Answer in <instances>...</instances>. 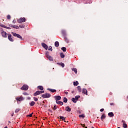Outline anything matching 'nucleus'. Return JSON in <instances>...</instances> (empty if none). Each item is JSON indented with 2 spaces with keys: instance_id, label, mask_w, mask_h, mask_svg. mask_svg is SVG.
Returning <instances> with one entry per match:
<instances>
[{
  "instance_id": "f257e3e1",
  "label": "nucleus",
  "mask_w": 128,
  "mask_h": 128,
  "mask_svg": "<svg viewBox=\"0 0 128 128\" xmlns=\"http://www.w3.org/2000/svg\"><path fill=\"white\" fill-rule=\"evenodd\" d=\"M46 58H47L48 60H50L52 62V60H54V58H52V56H50V52H46Z\"/></svg>"
},
{
  "instance_id": "f03ea898",
  "label": "nucleus",
  "mask_w": 128,
  "mask_h": 128,
  "mask_svg": "<svg viewBox=\"0 0 128 128\" xmlns=\"http://www.w3.org/2000/svg\"><path fill=\"white\" fill-rule=\"evenodd\" d=\"M12 34L14 36H16L18 38H20V40H22V36L20 35V34H18L14 32H12Z\"/></svg>"
},
{
  "instance_id": "7ed1b4c3",
  "label": "nucleus",
  "mask_w": 128,
  "mask_h": 128,
  "mask_svg": "<svg viewBox=\"0 0 128 128\" xmlns=\"http://www.w3.org/2000/svg\"><path fill=\"white\" fill-rule=\"evenodd\" d=\"M18 24H22V22H25L26 18H20L18 20Z\"/></svg>"
},
{
  "instance_id": "20e7f679",
  "label": "nucleus",
  "mask_w": 128,
  "mask_h": 128,
  "mask_svg": "<svg viewBox=\"0 0 128 128\" xmlns=\"http://www.w3.org/2000/svg\"><path fill=\"white\" fill-rule=\"evenodd\" d=\"M22 90H28V86L26 84H24L22 88H21Z\"/></svg>"
},
{
  "instance_id": "39448f33",
  "label": "nucleus",
  "mask_w": 128,
  "mask_h": 128,
  "mask_svg": "<svg viewBox=\"0 0 128 128\" xmlns=\"http://www.w3.org/2000/svg\"><path fill=\"white\" fill-rule=\"evenodd\" d=\"M16 99L17 102H22V100H24V98L22 96H20V97L16 98Z\"/></svg>"
},
{
  "instance_id": "423d86ee",
  "label": "nucleus",
  "mask_w": 128,
  "mask_h": 128,
  "mask_svg": "<svg viewBox=\"0 0 128 128\" xmlns=\"http://www.w3.org/2000/svg\"><path fill=\"white\" fill-rule=\"evenodd\" d=\"M44 91H37L34 94V96H38V94H44Z\"/></svg>"
},
{
  "instance_id": "0eeeda50",
  "label": "nucleus",
  "mask_w": 128,
  "mask_h": 128,
  "mask_svg": "<svg viewBox=\"0 0 128 128\" xmlns=\"http://www.w3.org/2000/svg\"><path fill=\"white\" fill-rule=\"evenodd\" d=\"M42 98H50V94H44L42 96Z\"/></svg>"
},
{
  "instance_id": "6e6552de",
  "label": "nucleus",
  "mask_w": 128,
  "mask_h": 128,
  "mask_svg": "<svg viewBox=\"0 0 128 128\" xmlns=\"http://www.w3.org/2000/svg\"><path fill=\"white\" fill-rule=\"evenodd\" d=\"M1 34L3 38H6V32L4 31L1 32Z\"/></svg>"
},
{
  "instance_id": "1a4fd4ad",
  "label": "nucleus",
  "mask_w": 128,
  "mask_h": 128,
  "mask_svg": "<svg viewBox=\"0 0 128 128\" xmlns=\"http://www.w3.org/2000/svg\"><path fill=\"white\" fill-rule=\"evenodd\" d=\"M8 39L10 42H14V40L12 39V34H8Z\"/></svg>"
},
{
  "instance_id": "9d476101",
  "label": "nucleus",
  "mask_w": 128,
  "mask_h": 128,
  "mask_svg": "<svg viewBox=\"0 0 128 128\" xmlns=\"http://www.w3.org/2000/svg\"><path fill=\"white\" fill-rule=\"evenodd\" d=\"M42 46H43V48H44L45 50H48V45H46V44L44 43H42Z\"/></svg>"
},
{
  "instance_id": "9b49d317",
  "label": "nucleus",
  "mask_w": 128,
  "mask_h": 128,
  "mask_svg": "<svg viewBox=\"0 0 128 128\" xmlns=\"http://www.w3.org/2000/svg\"><path fill=\"white\" fill-rule=\"evenodd\" d=\"M82 94H86L88 96V90L86 88H84L82 90Z\"/></svg>"
},
{
  "instance_id": "f8f14e48",
  "label": "nucleus",
  "mask_w": 128,
  "mask_h": 128,
  "mask_svg": "<svg viewBox=\"0 0 128 128\" xmlns=\"http://www.w3.org/2000/svg\"><path fill=\"white\" fill-rule=\"evenodd\" d=\"M54 98H55V100H60L62 98V97H60V96H55Z\"/></svg>"
},
{
  "instance_id": "ddd939ff",
  "label": "nucleus",
  "mask_w": 128,
  "mask_h": 128,
  "mask_svg": "<svg viewBox=\"0 0 128 128\" xmlns=\"http://www.w3.org/2000/svg\"><path fill=\"white\" fill-rule=\"evenodd\" d=\"M108 116H110V118H112V116H114V112H110L108 114Z\"/></svg>"
},
{
  "instance_id": "4468645a",
  "label": "nucleus",
  "mask_w": 128,
  "mask_h": 128,
  "mask_svg": "<svg viewBox=\"0 0 128 128\" xmlns=\"http://www.w3.org/2000/svg\"><path fill=\"white\" fill-rule=\"evenodd\" d=\"M66 112H70V110H72V109L70 108V106H67L66 107Z\"/></svg>"
},
{
  "instance_id": "2eb2a0df",
  "label": "nucleus",
  "mask_w": 128,
  "mask_h": 128,
  "mask_svg": "<svg viewBox=\"0 0 128 128\" xmlns=\"http://www.w3.org/2000/svg\"><path fill=\"white\" fill-rule=\"evenodd\" d=\"M54 46H56V48H58V46H60V43L58 42H56L54 43Z\"/></svg>"
},
{
  "instance_id": "dca6fc26",
  "label": "nucleus",
  "mask_w": 128,
  "mask_h": 128,
  "mask_svg": "<svg viewBox=\"0 0 128 128\" xmlns=\"http://www.w3.org/2000/svg\"><path fill=\"white\" fill-rule=\"evenodd\" d=\"M56 102L58 104H60L61 106H62V104H64V102H60V101H58V100H56Z\"/></svg>"
},
{
  "instance_id": "f3484780",
  "label": "nucleus",
  "mask_w": 128,
  "mask_h": 128,
  "mask_svg": "<svg viewBox=\"0 0 128 128\" xmlns=\"http://www.w3.org/2000/svg\"><path fill=\"white\" fill-rule=\"evenodd\" d=\"M48 90H50L52 92H56V90L54 89L48 88Z\"/></svg>"
},
{
  "instance_id": "a211bd4d",
  "label": "nucleus",
  "mask_w": 128,
  "mask_h": 128,
  "mask_svg": "<svg viewBox=\"0 0 128 128\" xmlns=\"http://www.w3.org/2000/svg\"><path fill=\"white\" fill-rule=\"evenodd\" d=\"M30 106H34V104H36V102L34 101H32L30 104Z\"/></svg>"
},
{
  "instance_id": "6ab92c4d",
  "label": "nucleus",
  "mask_w": 128,
  "mask_h": 128,
  "mask_svg": "<svg viewBox=\"0 0 128 128\" xmlns=\"http://www.w3.org/2000/svg\"><path fill=\"white\" fill-rule=\"evenodd\" d=\"M102 120H104L106 118V115H104V114H103L101 118H100Z\"/></svg>"
},
{
  "instance_id": "aec40b11",
  "label": "nucleus",
  "mask_w": 128,
  "mask_h": 128,
  "mask_svg": "<svg viewBox=\"0 0 128 128\" xmlns=\"http://www.w3.org/2000/svg\"><path fill=\"white\" fill-rule=\"evenodd\" d=\"M72 70L75 72V74H77L78 70L76 68H72Z\"/></svg>"
},
{
  "instance_id": "412c9836",
  "label": "nucleus",
  "mask_w": 128,
  "mask_h": 128,
  "mask_svg": "<svg viewBox=\"0 0 128 128\" xmlns=\"http://www.w3.org/2000/svg\"><path fill=\"white\" fill-rule=\"evenodd\" d=\"M38 88L40 90H44V87H42V86H38Z\"/></svg>"
},
{
  "instance_id": "4be33fe9",
  "label": "nucleus",
  "mask_w": 128,
  "mask_h": 128,
  "mask_svg": "<svg viewBox=\"0 0 128 128\" xmlns=\"http://www.w3.org/2000/svg\"><path fill=\"white\" fill-rule=\"evenodd\" d=\"M58 64H60L62 68H64V63H58Z\"/></svg>"
},
{
  "instance_id": "5701e85b",
  "label": "nucleus",
  "mask_w": 128,
  "mask_h": 128,
  "mask_svg": "<svg viewBox=\"0 0 128 128\" xmlns=\"http://www.w3.org/2000/svg\"><path fill=\"white\" fill-rule=\"evenodd\" d=\"M78 84V82L76 81V82H74V86H76Z\"/></svg>"
},
{
  "instance_id": "b1692460",
  "label": "nucleus",
  "mask_w": 128,
  "mask_h": 128,
  "mask_svg": "<svg viewBox=\"0 0 128 128\" xmlns=\"http://www.w3.org/2000/svg\"><path fill=\"white\" fill-rule=\"evenodd\" d=\"M60 56L62 58H64V53H60Z\"/></svg>"
},
{
  "instance_id": "393cba45",
  "label": "nucleus",
  "mask_w": 128,
  "mask_h": 128,
  "mask_svg": "<svg viewBox=\"0 0 128 128\" xmlns=\"http://www.w3.org/2000/svg\"><path fill=\"white\" fill-rule=\"evenodd\" d=\"M77 88H78V92H82V88H80V86H78L77 87Z\"/></svg>"
},
{
  "instance_id": "a878e982",
  "label": "nucleus",
  "mask_w": 128,
  "mask_h": 128,
  "mask_svg": "<svg viewBox=\"0 0 128 128\" xmlns=\"http://www.w3.org/2000/svg\"><path fill=\"white\" fill-rule=\"evenodd\" d=\"M80 98V96H75V99L78 101V100Z\"/></svg>"
},
{
  "instance_id": "bb28decb",
  "label": "nucleus",
  "mask_w": 128,
  "mask_h": 128,
  "mask_svg": "<svg viewBox=\"0 0 128 128\" xmlns=\"http://www.w3.org/2000/svg\"><path fill=\"white\" fill-rule=\"evenodd\" d=\"M64 102H68V98L66 97L64 98Z\"/></svg>"
},
{
  "instance_id": "cd10ccee",
  "label": "nucleus",
  "mask_w": 128,
  "mask_h": 128,
  "mask_svg": "<svg viewBox=\"0 0 128 128\" xmlns=\"http://www.w3.org/2000/svg\"><path fill=\"white\" fill-rule=\"evenodd\" d=\"M60 120H66V118L62 116H60Z\"/></svg>"
},
{
  "instance_id": "c85d7f7f",
  "label": "nucleus",
  "mask_w": 128,
  "mask_h": 128,
  "mask_svg": "<svg viewBox=\"0 0 128 128\" xmlns=\"http://www.w3.org/2000/svg\"><path fill=\"white\" fill-rule=\"evenodd\" d=\"M72 102H74V103L76 102H77V100L75 99V98H72Z\"/></svg>"
},
{
  "instance_id": "c756f323",
  "label": "nucleus",
  "mask_w": 128,
  "mask_h": 128,
  "mask_svg": "<svg viewBox=\"0 0 128 128\" xmlns=\"http://www.w3.org/2000/svg\"><path fill=\"white\" fill-rule=\"evenodd\" d=\"M62 50L64 51V52H66V47H62Z\"/></svg>"
},
{
  "instance_id": "7c9ffc66",
  "label": "nucleus",
  "mask_w": 128,
  "mask_h": 128,
  "mask_svg": "<svg viewBox=\"0 0 128 128\" xmlns=\"http://www.w3.org/2000/svg\"><path fill=\"white\" fill-rule=\"evenodd\" d=\"M123 128H128V125L126 124H123Z\"/></svg>"
},
{
  "instance_id": "2f4dec72",
  "label": "nucleus",
  "mask_w": 128,
  "mask_h": 128,
  "mask_svg": "<svg viewBox=\"0 0 128 128\" xmlns=\"http://www.w3.org/2000/svg\"><path fill=\"white\" fill-rule=\"evenodd\" d=\"M48 50H50L51 52H52V46H50Z\"/></svg>"
},
{
  "instance_id": "473e14b6",
  "label": "nucleus",
  "mask_w": 128,
  "mask_h": 128,
  "mask_svg": "<svg viewBox=\"0 0 128 128\" xmlns=\"http://www.w3.org/2000/svg\"><path fill=\"white\" fill-rule=\"evenodd\" d=\"M20 109L17 108V109L16 110L15 112L18 113V112H20Z\"/></svg>"
},
{
  "instance_id": "72a5a7b5",
  "label": "nucleus",
  "mask_w": 128,
  "mask_h": 128,
  "mask_svg": "<svg viewBox=\"0 0 128 128\" xmlns=\"http://www.w3.org/2000/svg\"><path fill=\"white\" fill-rule=\"evenodd\" d=\"M19 28H24V25H20L19 26Z\"/></svg>"
},
{
  "instance_id": "f704fd0d",
  "label": "nucleus",
  "mask_w": 128,
  "mask_h": 128,
  "mask_svg": "<svg viewBox=\"0 0 128 128\" xmlns=\"http://www.w3.org/2000/svg\"><path fill=\"white\" fill-rule=\"evenodd\" d=\"M34 100L35 102H38V98L34 97Z\"/></svg>"
},
{
  "instance_id": "c9c22d12",
  "label": "nucleus",
  "mask_w": 128,
  "mask_h": 128,
  "mask_svg": "<svg viewBox=\"0 0 128 128\" xmlns=\"http://www.w3.org/2000/svg\"><path fill=\"white\" fill-rule=\"evenodd\" d=\"M33 114H34V112H32L31 114L28 115L27 116H30V118H32V116Z\"/></svg>"
},
{
  "instance_id": "e433bc0d",
  "label": "nucleus",
  "mask_w": 128,
  "mask_h": 128,
  "mask_svg": "<svg viewBox=\"0 0 128 128\" xmlns=\"http://www.w3.org/2000/svg\"><path fill=\"white\" fill-rule=\"evenodd\" d=\"M79 117L84 118V114H82L80 115Z\"/></svg>"
},
{
  "instance_id": "4c0bfd02",
  "label": "nucleus",
  "mask_w": 128,
  "mask_h": 128,
  "mask_svg": "<svg viewBox=\"0 0 128 128\" xmlns=\"http://www.w3.org/2000/svg\"><path fill=\"white\" fill-rule=\"evenodd\" d=\"M5 28H6L7 30H11L12 28H10V27L6 26Z\"/></svg>"
},
{
  "instance_id": "58836bf2",
  "label": "nucleus",
  "mask_w": 128,
  "mask_h": 128,
  "mask_svg": "<svg viewBox=\"0 0 128 128\" xmlns=\"http://www.w3.org/2000/svg\"><path fill=\"white\" fill-rule=\"evenodd\" d=\"M0 26H2V28H6V26L4 25V24H1Z\"/></svg>"
},
{
  "instance_id": "ea45409f",
  "label": "nucleus",
  "mask_w": 128,
  "mask_h": 128,
  "mask_svg": "<svg viewBox=\"0 0 128 128\" xmlns=\"http://www.w3.org/2000/svg\"><path fill=\"white\" fill-rule=\"evenodd\" d=\"M15 28H16V30H18L20 28V27L18 26H15Z\"/></svg>"
},
{
  "instance_id": "a19ab883",
  "label": "nucleus",
  "mask_w": 128,
  "mask_h": 128,
  "mask_svg": "<svg viewBox=\"0 0 128 128\" xmlns=\"http://www.w3.org/2000/svg\"><path fill=\"white\" fill-rule=\"evenodd\" d=\"M23 94H24V96H28V93H26V92H24V93H23Z\"/></svg>"
},
{
  "instance_id": "79ce46f5",
  "label": "nucleus",
  "mask_w": 128,
  "mask_h": 128,
  "mask_svg": "<svg viewBox=\"0 0 128 128\" xmlns=\"http://www.w3.org/2000/svg\"><path fill=\"white\" fill-rule=\"evenodd\" d=\"M7 18H8V20H10V15H8L7 16Z\"/></svg>"
},
{
  "instance_id": "37998d69",
  "label": "nucleus",
  "mask_w": 128,
  "mask_h": 128,
  "mask_svg": "<svg viewBox=\"0 0 128 128\" xmlns=\"http://www.w3.org/2000/svg\"><path fill=\"white\" fill-rule=\"evenodd\" d=\"M16 19H14V20H12V24H16Z\"/></svg>"
},
{
  "instance_id": "c03bdc74",
  "label": "nucleus",
  "mask_w": 128,
  "mask_h": 128,
  "mask_svg": "<svg viewBox=\"0 0 128 128\" xmlns=\"http://www.w3.org/2000/svg\"><path fill=\"white\" fill-rule=\"evenodd\" d=\"M62 33L63 34H66V31L64 30H62Z\"/></svg>"
},
{
  "instance_id": "a18cd8bd",
  "label": "nucleus",
  "mask_w": 128,
  "mask_h": 128,
  "mask_svg": "<svg viewBox=\"0 0 128 128\" xmlns=\"http://www.w3.org/2000/svg\"><path fill=\"white\" fill-rule=\"evenodd\" d=\"M104 108H102L100 110V112H104Z\"/></svg>"
},
{
  "instance_id": "49530a36",
  "label": "nucleus",
  "mask_w": 128,
  "mask_h": 128,
  "mask_svg": "<svg viewBox=\"0 0 128 128\" xmlns=\"http://www.w3.org/2000/svg\"><path fill=\"white\" fill-rule=\"evenodd\" d=\"M56 106H54V110H56Z\"/></svg>"
},
{
  "instance_id": "de8ad7c7",
  "label": "nucleus",
  "mask_w": 128,
  "mask_h": 128,
  "mask_svg": "<svg viewBox=\"0 0 128 128\" xmlns=\"http://www.w3.org/2000/svg\"><path fill=\"white\" fill-rule=\"evenodd\" d=\"M9 26H10L11 28H12L13 25L12 24H9Z\"/></svg>"
},
{
  "instance_id": "09e8293b",
  "label": "nucleus",
  "mask_w": 128,
  "mask_h": 128,
  "mask_svg": "<svg viewBox=\"0 0 128 128\" xmlns=\"http://www.w3.org/2000/svg\"><path fill=\"white\" fill-rule=\"evenodd\" d=\"M110 104L111 106H114V103H110Z\"/></svg>"
},
{
  "instance_id": "8fccbe9b",
  "label": "nucleus",
  "mask_w": 128,
  "mask_h": 128,
  "mask_svg": "<svg viewBox=\"0 0 128 128\" xmlns=\"http://www.w3.org/2000/svg\"><path fill=\"white\" fill-rule=\"evenodd\" d=\"M81 125L82 126L83 128H84V126H86V125L82 124H81Z\"/></svg>"
},
{
  "instance_id": "3c124183",
  "label": "nucleus",
  "mask_w": 128,
  "mask_h": 128,
  "mask_svg": "<svg viewBox=\"0 0 128 128\" xmlns=\"http://www.w3.org/2000/svg\"><path fill=\"white\" fill-rule=\"evenodd\" d=\"M12 28H16V25H13Z\"/></svg>"
},
{
  "instance_id": "603ef678",
  "label": "nucleus",
  "mask_w": 128,
  "mask_h": 128,
  "mask_svg": "<svg viewBox=\"0 0 128 128\" xmlns=\"http://www.w3.org/2000/svg\"><path fill=\"white\" fill-rule=\"evenodd\" d=\"M65 94H68V92H65Z\"/></svg>"
},
{
  "instance_id": "864d4df0",
  "label": "nucleus",
  "mask_w": 128,
  "mask_h": 128,
  "mask_svg": "<svg viewBox=\"0 0 128 128\" xmlns=\"http://www.w3.org/2000/svg\"><path fill=\"white\" fill-rule=\"evenodd\" d=\"M28 100H30V98H28Z\"/></svg>"
},
{
  "instance_id": "5fc2aeb1",
  "label": "nucleus",
  "mask_w": 128,
  "mask_h": 128,
  "mask_svg": "<svg viewBox=\"0 0 128 128\" xmlns=\"http://www.w3.org/2000/svg\"><path fill=\"white\" fill-rule=\"evenodd\" d=\"M4 128H8V126L5 127Z\"/></svg>"
},
{
  "instance_id": "6e6d98bb",
  "label": "nucleus",
  "mask_w": 128,
  "mask_h": 128,
  "mask_svg": "<svg viewBox=\"0 0 128 128\" xmlns=\"http://www.w3.org/2000/svg\"><path fill=\"white\" fill-rule=\"evenodd\" d=\"M72 94H74V92H72Z\"/></svg>"
},
{
  "instance_id": "4d7b16f0",
  "label": "nucleus",
  "mask_w": 128,
  "mask_h": 128,
  "mask_svg": "<svg viewBox=\"0 0 128 128\" xmlns=\"http://www.w3.org/2000/svg\"><path fill=\"white\" fill-rule=\"evenodd\" d=\"M85 128H88V127L86 126V127H85Z\"/></svg>"
},
{
  "instance_id": "13d9d810",
  "label": "nucleus",
  "mask_w": 128,
  "mask_h": 128,
  "mask_svg": "<svg viewBox=\"0 0 128 128\" xmlns=\"http://www.w3.org/2000/svg\"><path fill=\"white\" fill-rule=\"evenodd\" d=\"M14 116V114H12V116Z\"/></svg>"
}]
</instances>
